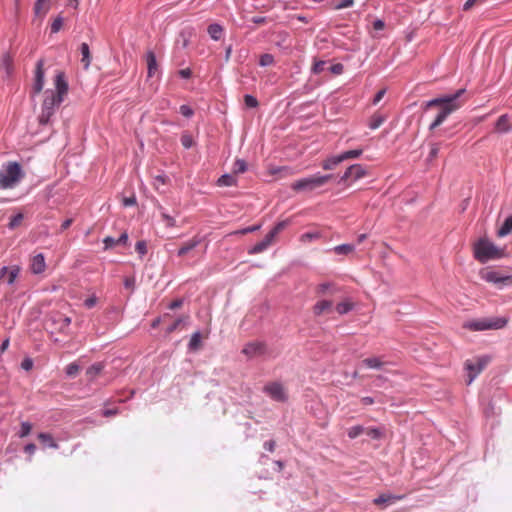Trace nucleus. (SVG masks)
Listing matches in <instances>:
<instances>
[{
	"instance_id": "obj_44",
	"label": "nucleus",
	"mask_w": 512,
	"mask_h": 512,
	"mask_svg": "<svg viewBox=\"0 0 512 512\" xmlns=\"http://www.w3.org/2000/svg\"><path fill=\"white\" fill-rule=\"evenodd\" d=\"M247 170V163L243 159H237L233 164L234 173H244Z\"/></svg>"
},
{
	"instance_id": "obj_64",
	"label": "nucleus",
	"mask_w": 512,
	"mask_h": 512,
	"mask_svg": "<svg viewBox=\"0 0 512 512\" xmlns=\"http://www.w3.org/2000/svg\"><path fill=\"white\" fill-rule=\"evenodd\" d=\"M178 74L183 79H189L192 75V71L190 68H185V69L179 70Z\"/></svg>"
},
{
	"instance_id": "obj_47",
	"label": "nucleus",
	"mask_w": 512,
	"mask_h": 512,
	"mask_svg": "<svg viewBox=\"0 0 512 512\" xmlns=\"http://www.w3.org/2000/svg\"><path fill=\"white\" fill-rule=\"evenodd\" d=\"M333 287H334L333 283L323 282L317 286L316 292H317V294L323 295V294L327 293V291L331 290Z\"/></svg>"
},
{
	"instance_id": "obj_46",
	"label": "nucleus",
	"mask_w": 512,
	"mask_h": 512,
	"mask_svg": "<svg viewBox=\"0 0 512 512\" xmlns=\"http://www.w3.org/2000/svg\"><path fill=\"white\" fill-rule=\"evenodd\" d=\"M365 432L372 439H380L383 436V431L377 427L368 428Z\"/></svg>"
},
{
	"instance_id": "obj_42",
	"label": "nucleus",
	"mask_w": 512,
	"mask_h": 512,
	"mask_svg": "<svg viewBox=\"0 0 512 512\" xmlns=\"http://www.w3.org/2000/svg\"><path fill=\"white\" fill-rule=\"evenodd\" d=\"M80 371V366L76 362L68 364L65 368V373L68 377H75Z\"/></svg>"
},
{
	"instance_id": "obj_6",
	"label": "nucleus",
	"mask_w": 512,
	"mask_h": 512,
	"mask_svg": "<svg viewBox=\"0 0 512 512\" xmlns=\"http://www.w3.org/2000/svg\"><path fill=\"white\" fill-rule=\"evenodd\" d=\"M333 178V174L321 175L319 173L301 178L292 183L291 189L297 192L305 191L312 192L322 186Z\"/></svg>"
},
{
	"instance_id": "obj_43",
	"label": "nucleus",
	"mask_w": 512,
	"mask_h": 512,
	"mask_svg": "<svg viewBox=\"0 0 512 512\" xmlns=\"http://www.w3.org/2000/svg\"><path fill=\"white\" fill-rule=\"evenodd\" d=\"M274 63V56L269 53L262 54L259 58V65L261 67L271 66Z\"/></svg>"
},
{
	"instance_id": "obj_20",
	"label": "nucleus",
	"mask_w": 512,
	"mask_h": 512,
	"mask_svg": "<svg viewBox=\"0 0 512 512\" xmlns=\"http://www.w3.org/2000/svg\"><path fill=\"white\" fill-rule=\"evenodd\" d=\"M511 125L509 123V116L507 114L501 115L495 124V129L499 133H508L511 131Z\"/></svg>"
},
{
	"instance_id": "obj_22",
	"label": "nucleus",
	"mask_w": 512,
	"mask_h": 512,
	"mask_svg": "<svg viewBox=\"0 0 512 512\" xmlns=\"http://www.w3.org/2000/svg\"><path fill=\"white\" fill-rule=\"evenodd\" d=\"M341 162H343L341 153L338 155H332L322 162V168L324 170H333Z\"/></svg>"
},
{
	"instance_id": "obj_59",
	"label": "nucleus",
	"mask_w": 512,
	"mask_h": 512,
	"mask_svg": "<svg viewBox=\"0 0 512 512\" xmlns=\"http://www.w3.org/2000/svg\"><path fill=\"white\" fill-rule=\"evenodd\" d=\"M60 322V331H63L64 329L68 328L71 324V318L64 316L59 319Z\"/></svg>"
},
{
	"instance_id": "obj_26",
	"label": "nucleus",
	"mask_w": 512,
	"mask_h": 512,
	"mask_svg": "<svg viewBox=\"0 0 512 512\" xmlns=\"http://www.w3.org/2000/svg\"><path fill=\"white\" fill-rule=\"evenodd\" d=\"M403 498H404L403 495L382 494V495L378 496L377 498H375L373 500V503L376 505H380L383 503H392L397 500H401Z\"/></svg>"
},
{
	"instance_id": "obj_13",
	"label": "nucleus",
	"mask_w": 512,
	"mask_h": 512,
	"mask_svg": "<svg viewBox=\"0 0 512 512\" xmlns=\"http://www.w3.org/2000/svg\"><path fill=\"white\" fill-rule=\"evenodd\" d=\"M21 267L19 265L3 266L0 269V279H5L8 285H13L20 275Z\"/></svg>"
},
{
	"instance_id": "obj_48",
	"label": "nucleus",
	"mask_w": 512,
	"mask_h": 512,
	"mask_svg": "<svg viewBox=\"0 0 512 512\" xmlns=\"http://www.w3.org/2000/svg\"><path fill=\"white\" fill-rule=\"evenodd\" d=\"M63 26V18L61 16L56 17L51 23V33H58Z\"/></svg>"
},
{
	"instance_id": "obj_62",
	"label": "nucleus",
	"mask_w": 512,
	"mask_h": 512,
	"mask_svg": "<svg viewBox=\"0 0 512 512\" xmlns=\"http://www.w3.org/2000/svg\"><path fill=\"white\" fill-rule=\"evenodd\" d=\"M439 150H440V148H439L438 144H433L431 146V149H430V152H429V155H428V160L431 161L434 158H436L438 153H439Z\"/></svg>"
},
{
	"instance_id": "obj_18",
	"label": "nucleus",
	"mask_w": 512,
	"mask_h": 512,
	"mask_svg": "<svg viewBox=\"0 0 512 512\" xmlns=\"http://www.w3.org/2000/svg\"><path fill=\"white\" fill-rule=\"evenodd\" d=\"M146 61H147V76L149 78L153 77L158 70V63L156 60V55L153 51L149 50L146 53Z\"/></svg>"
},
{
	"instance_id": "obj_24",
	"label": "nucleus",
	"mask_w": 512,
	"mask_h": 512,
	"mask_svg": "<svg viewBox=\"0 0 512 512\" xmlns=\"http://www.w3.org/2000/svg\"><path fill=\"white\" fill-rule=\"evenodd\" d=\"M207 32L211 39H213L214 41H218L222 37L224 29L222 25L218 23H212L208 26Z\"/></svg>"
},
{
	"instance_id": "obj_34",
	"label": "nucleus",
	"mask_w": 512,
	"mask_h": 512,
	"mask_svg": "<svg viewBox=\"0 0 512 512\" xmlns=\"http://www.w3.org/2000/svg\"><path fill=\"white\" fill-rule=\"evenodd\" d=\"M48 0H36L34 4V14L39 16L41 13L46 14L49 10V6L47 5Z\"/></svg>"
},
{
	"instance_id": "obj_15",
	"label": "nucleus",
	"mask_w": 512,
	"mask_h": 512,
	"mask_svg": "<svg viewBox=\"0 0 512 512\" xmlns=\"http://www.w3.org/2000/svg\"><path fill=\"white\" fill-rule=\"evenodd\" d=\"M13 57L8 53H4L0 60V70L5 73L7 78H10L14 73Z\"/></svg>"
},
{
	"instance_id": "obj_38",
	"label": "nucleus",
	"mask_w": 512,
	"mask_h": 512,
	"mask_svg": "<svg viewBox=\"0 0 512 512\" xmlns=\"http://www.w3.org/2000/svg\"><path fill=\"white\" fill-rule=\"evenodd\" d=\"M32 431V424L28 421H23L21 423L20 429L17 433L19 438L27 437Z\"/></svg>"
},
{
	"instance_id": "obj_51",
	"label": "nucleus",
	"mask_w": 512,
	"mask_h": 512,
	"mask_svg": "<svg viewBox=\"0 0 512 512\" xmlns=\"http://www.w3.org/2000/svg\"><path fill=\"white\" fill-rule=\"evenodd\" d=\"M187 318L179 317L177 318L166 330L168 334L174 332L182 323L185 322Z\"/></svg>"
},
{
	"instance_id": "obj_57",
	"label": "nucleus",
	"mask_w": 512,
	"mask_h": 512,
	"mask_svg": "<svg viewBox=\"0 0 512 512\" xmlns=\"http://www.w3.org/2000/svg\"><path fill=\"white\" fill-rule=\"evenodd\" d=\"M97 300H98L97 297L95 295H92V296L88 297L87 299H85L84 306L88 309H91L97 304Z\"/></svg>"
},
{
	"instance_id": "obj_39",
	"label": "nucleus",
	"mask_w": 512,
	"mask_h": 512,
	"mask_svg": "<svg viewBox=\"0 0 512 512\" xmlns=\"http://www.w3.org/2000/svg\"><path fill=\"white\" fill-rule=\"evenodd\" d=\"M362 153H363V149L359 148V149L344 151L341 153V155H342L343 161H345L348 159L359 158L362 155Z\"/></svg>"
},
{
	"instance_id": "obj_2",
	"label": "nucleus",
	"mask_w": 512,
	"mask_h": 512,
	"mask_svg": "<svg viewBox=\"0 0 512 512\" xmlns=\"http://www.w3.org/2000/svg\"><path fill=\"white\" fill-rule=\"evenodd\" d=\"M465 91V89H459L453 94H447L425 102L424 110H427L431 107L439 108V112L436 115L434 121L430 124L429 130L432 131L436 129L447 119L451 113L461 107L462 102L459 101V98L465 93Z\"/></svg>"
},
{
	"instance_id": "obj_29",
	"label": "nucleus",
	"mask_w": 512,
	"mask_h": 512,
	"mask_svg": "<svg viewBox=\"0 0 512 512\" xmlns=\"http://www.w3.org/2000/svg\"><path fill=\"white\" fill-rule=\"evenodd\" d=\"M80 52L82 55L81 62L84 64V68L88 69L91 63V55H90V48L87 43H82L80 45Z\"/></svg>"
},
{
	"instance_id": "obj_63",
	"label": "nucleus",
	"mask_w": 512,
	"mask_h": 512,
	"mask_svg": "<svg viewBox=\"0 0 512 512\" xmlns=\"http://www.w3.org/2000/svg\"><path fill=\"white\" fill-rule=\"evenodd\" d=\"M260 227H261L260 225H253V226H249V227L243 228V229L237 231L236 233L237 234L252 233V232H255V231L259 230Z\"/></svg>"
},
{
	"instance_id": "obj_35",
	"label": "nucleus",
	"mask_w": 512,
	"mask_h": 512,
	"mask_svg": "<svg viewBox=\"0 0 512 512\" xmlns=\"http://www.w3.org/2000/svg\"><path fill=\"white\" fill-rule=\"evenodd\" d=\"M288 220L278 222L267 234L275 239V237L288 225Z\"/></svg>"
},
{
	"instance_id": "obj_61",
	"label": "nucleus",
	"mask_w": 512,
	"mask_h": 512,
	"mask_svg": "<svg viewBox=\"0 0 512 512\" xmlns=\"http://www.w3.org/2000/svg\"><path fill=\"white\" fill-rule=\"evenodd\" d=\"M32 367H33V360L29 357L23 359V361L21 362V368L24 369L25 371L31 370Z\"/></svg>"
},
{
	"instance_id": "obj_53",
	"label": "nucleus",
	"mask_w": 512,
	"mask_h": 512,
	"mask_svg": "<svg viewBox=\"0 0 512 512\" xmlns=\"http://www.w3.org/2000/svg\"><path fill=\"white\" fill-rule=\"evenodd\" d=\"M354 3V0H340L338 3L333 5L335 10H341L344 8L351 7Z\"/></svg>"
},
{
	"instance_id": "obj_31",
	"label": "nucleus",
	"mask_w": 512,
	"mask_h": 512,
	"mask_svg": "<svg viewBox=\"0 0 512 512\" xmlns=\"http://www.w3.org/2000/svg\"><path fill=\"white\" fill-rule=\"evenodd\" d=\"M201 333L200 331H196L191 335L190 341L188 343V349L190 351H197L201 345Z\"/></svg>"
},
{
	"instance_id": "obj_32",
	"label": "nucleus",
	"mask_w": 512,
	"mask_h": 512,
	"mask_svg": "<svg viewBox=\"0 0 512 512\" xmlns=\"http://www.w3.org/2000/svg\"><path fill=\"white\" fill-rule=\"evenodd\" d=\"M354 309V303L350 300H345L336 305V311L340 315H345Z\"/></svg>"
},
{
	"instance_id": "obj_41",
	"label": "nucleus",
	"mask_w": 512,
	"mask_h": 512,
	"mask_svg": "<svg viewBox=\"0 0 512 512\" xmlns=\"http://www.w3.org/2000/svg\"><path fill=\"white\" fill-rule=\"evenodd\" d=\"M365 432V428L361 425H355L348 429L347 435L350 439H355Z\"/></svg>"
},
{
	"instance_id": "obj_60",
	"label": "nucleus",
	"mask_w": 512,
	"mask_h": 512,
	"mask_svg": "<svg viewBox=\"0 0 512 512\" xmlns=\"http://www.w3.org/2000/svg\"><path fill=\"white\" fill-rule=\"evenodd\" d=\"M36 451V445L34 443H28L24 446V452L32 456ZM28 461H31V457L28 458Z\"/></svg>"
},
{
	"instance_id": "obj_9",
	"label": "nucleus",
	"mask_w": 512,
	"mask_h": 512,
	"mask_svg": "<svg viewBox=\"0 0 512 512\" xmlns=\"http://www.w3.org/2000/svg\"><path fill=\"white\" fill-rule=\"evenodd\" d=\"M480 277L488 283L497 285L499 288H502L503 286H512V275H503L495 270H482L480 272Z\"/></svg>"
},
{
	"instance_id": "obj_28",
	"label": "nucleus",
	"mask_w": 512,
	"mask_h": 512,
	"mask_svg": "<svg viewBox=\"0 0 512 512\" xmlns=\"http://www.w3.org/2000/svg\"><path fill=\"white\" fill-rule=\"evenodd\" d=\"M363 365L370 369L380 370L384 366V362L380 357H369L362 361Z\"/></svg>"
},
{
	"instance_id": "obj_33",
	"label": "nucleus",
	"mask_w": 512,
	"mask_h": 512,
	"mask_svg": "<svg viewBox=\"0 0 512 512\" xmlns=\"http://www.w3.org/2000/svg\"><path fill=\"white\" fill-rule=\"evenodd\" d=\"M236 184V179L234 176H232L231 174H223L218 180H217V185L218 186H226V187H229V186H233Z\"/></svg>"
},
{
	"instance_id": "obj_5",
	"label": "nucleus",
	"mask_w": 512,
	"mask_h": 512,
	"mask_svg": "<svg viewBox=\"0 0 512 512\" xmlns=\"http://www.w3.org/2000/svg\"><path fill=\"white\" fill-rule=\"evenodd\" d=\"M507 317H491L469 320L463 323V328L470 331L498 330L508 324Z\"/></svg>"
},
{
	"instance_id": "obj_52",
	"label": "nucleus",
	"mask_w": 512,
	"mask_h": 512,
	"mask_svg": "<svg viewBox=\"0 0 512 512\" xmlns=\"http://www.w3.org/2000/svg\"><path fill=\"white\" fill-rule=\"evenodd\" d=\"M179 112L186 118H191L194 114L193 109L189 105H186V104H183L180 106Z\"/></svg>"
},
{
	"instance_id": "obj_8",
	"label": "nucleus",
	"mask_w": 512,
	"mask_h": 512,
	"mask_svg": "<svg viewBox=\"0 0 512 512\" xmlns=\"http://www.w3.org/2000/svg\"><path fill=\"white\" fill-rule=\"evenodd\" d=\"M263 393L276 402L285 403L288 401V394L283 384L278 381L269 382L263 387Z\"/></svg>"
},
{
	"instance_id": "obj_21",
	"label": "nucleus",
	"mask_w": 512,
	"mask_h": 512,
	"mask_svg": "<svg viewBox=\"0 0 512 512\" xmlns=\"http://www.w3.org/2000/svg\"><path fill=\"white\" fill-rule=\"evenodd\" d=\"M105 365L102 362H96L92 364L86 370V376L89 381H94L96 377L103 371Z\"/></svg>"
},
{
	"instance_id": "obj_40",
	"label": "nucleus",
	"mask_w": 512,
	"mask_h": 512,
	"mask_svg": "<svg viewBox=\"0 0 512 512\" xmlns=\"http://www.w3.org/2000/svg\"><path fill=\"white\" fill-rule=\"evenodd\" d=\"M181 144L185 149H190L194 145V139L192 135L185 131L181 135Z\"/></svg>"
},
{
	"instance_id": "obj_10",
	"label": "nucleus",
	"mask_w": 512,
	"mask_h": 512,
	"mask_svg": "<svg viewBox=\"0 0 512 512\" xmlns=\"http://www.w3.org/2000/svg\"><path fill=\"white\" fill-rule=\"evenodd\" d=\"M367 175L365 167L361 164L350 165L344 174L340 177L338 184L346 182L348 180L357 181Z\"/></svg>"
},
{
	"instance_id": "obj_7",
	"label": "nucleus",
	"mask_w": 512,
	"mask_h": 512,
	"mask_svg": "<svg viewBox=\"0 0 512 512\" xmlns=\"http://www.w3.org/2000/svg\"><path fill=\"white\" fill-rule=\"evenodd\" d=\"M490 361L491 356L482 355L477 357L475 361L467 360L465 362V368L468 371V385L474 381V379L481 373V371L488 365Z\"/></svg>"
},
{
	"instance_id": "obj_45",
	"label": "nucleus",
	"mask_w": 512,
	"mask_h": 512,
	"mask_svg": "<svg viewBox=\"0 0 512 512\" xmlns=\"http://www.w3.org/2000/svg\"><path fill=\"white\" fill-rule=\"evenodd\" d=\"M244 104L247 108H256L259 105L257 98L251 94L244 95Z\"/></svg>"
},
{
	"instance_id": "obj_17",
	"label": "nucleus",
	"mask_w": 512,
	"mask_h": 512,
	"mask_svg": "<svg viewBox=\"0 0 512 512\" xmlns=\"http://www.w3.org/2000/svg\"><path fill=\"white\" fill-rule=\"evenodd\" d=\"M202 239L198 236L193 237L192 239L185 242L177 251V256L182 257L195 249L200 243Z\"/></svg>"
},
{
	"instance_id": "obj_37",
	"label": "nucleus",
	"mask_w": 512,
	"mask_h": 512,
	"mask_svg": "<svg viewBox=\"0 0 512 512\" xmlns=\"http://www.w3.org/2000/svg\"><path fill=\"white\" fill-rule=\"evenodd\" d=\"M320 236H321V234L318 231H310V232L303 233L300 236V241L302 243H308V242H312L314 240L319 239Z\"/></svg>"
},
{
	"instance_id": "obj_54",
	"label": "nucleus",
	"mask_w": 512,
	"mask_h": 512,
	"mask_svg": "<svg viewBox=\"0 0 512 512\" xmlns=\"http://www.w3.org/2000/svg\"><path fill=\"white\" fill-rule=\"evenodd\" d=\"M135 250L140 256H144L147 253V245L146 242L141 240L138 241L135 245Z\"/></svg>"
},
{
	"instance_id": "obj_49",
	"label": "nucleus",
	"mask_w": 512,
	"mask_h": 512,
	"mask_svg": "<svg viewBox=\"0 0 512 512\" xmlns=\"http://www.w3.org/2000/svg\"><path fill=\"white\" fill-rule=\"evenodd\" d=\"M22 220H23V215L21 213L15 214L14 216H12L10 218L8 227L10 229H14L21 223Z\"/></svg>"
},
{
	"instance_id": "obj_19",
	"label": "nucleus",
	"mask_w": 512,
	"mask_h": 512,
	"mask_svg": "<svg viewBox=\"0 0 512 512\" xmlns=\"http://www.w3.org/2000/svg\"><path fill=\"white\" fill-rule=\"evenodd\" d=\"M332 306L333 302L331 300H319L313 306V313L315 316H321L323 313L330 311Z\"/></svg>"
},
{
	"instance_id": "obj_11",
	"label": "nucleus",
	"mask_w": 512,
	"mask_h": 512,
	"mask_svg": "<svg viewBox=\"0 0 512 512\" xmlns=\"http://www.w3.org/2000/svg\"><path fill=\"white\" fill-rule=\"evenodd\" d=\"M242 353L249 359L262 356L266 353V344L261 341L249 342L243 347Z\"/></svg>"
},
{
	"instance_id": "obj_1",
	"label": "nucleus",
	"mask_w": 512,
	"mask_h": 512,
	"mask_svg": "<svg viewBox=\"0 0 512 512\" xmlns=\"http://www.w3.org/2000/svg\"><path fill=\"white\" fill-rule=\"evenodd\" d=\"M54 85L55 89H47L44 92L41 113L38 116L40 125H47L51 122L52 117L55 115L68 93V83L63 72H58L55 75Z\"/></svg>"
},
{
	"instance_id": "obj_56",
	"label": "nucleus",
	"mask_w": 512,
	"mask_h": 512,
	"mask_svg": "<svg viewBox=\"0 0 512 512\" xmlns=\"http://www.w3.org/2000/svg\"><path fill=\"white\" fill-rule=\"evenodd\" d=\"M103 243H104V249H106V250L111 249L117 245L116 239L111 236H107L106 238H104Z\"/></svg>"
},
{
	"instance_id": "obj_23",
	"label": "nucleus",
	"mask_w": 512,
	"mask_h": 512,
	"mask_svg": "<svg viewBox=\"0 0 512 512\" xmlns=\"http://www.w3.org/2000/svg\"><path fill=\"white\" fill-rule=\"evenodd\" d=\"M386 119V115L376 112L371 116L368 127L371 130H376L386 121Z\"/></svg>"
},
{
	"instance_id": "obj_30",
	"label": "nucleus",
	"mask_w": 512,
	"mask_h": 512,
	"mask_svg": "<svg viewBox=\"0 0 512 512\" xmlns=\"http://www.w3.org/2000/svg\"><path fill=\"white\" fill-rule=\"evenodd\" d=\"M512 232V214L509 215L497 231L499 237H505Z\"/></svg>"
},
{
	"instance_id": "obj_50",
	"label": "nucleus",
	"mask_w": 512,
	"mask_h": 512,
	"mask_svg": "<svg viewBox=\"0 0 512 512\" xmlns=\"http://www.w3.org/2000/svg\"><path fill=\"white\" fill-rule=\"evenodd\" d=\"M161 217L166 223V227L172 228L176 226V220L165 211L161 212Z\"/></svg>"
},
{
	"instance_id": "obj_14",
	"label": "nucleus",
	"mask_w": 512,
	"mask_h": 512,
	"mask_svg": "<svg viewBox=\"0 0 512 512\" xmlns=\"http://www.w3.org/2000/svg\"><path fill=\"white\" fill-rule=\"evenodd\" d=\"M30 270L32 274H42L46 270L45 256L43 253H38L31 259Z\"/></svg>"
},
{
	"instance_id": "obj_25",
	"label": "nucleus",
	"mask_w": 512,
	"mask_h": 512,
	"mask_svg": "<svg viewBox=\"0 0 512 512\" xmlns=\"http://www.w3.org/2000/svg\"><path fill=\"white\" fill-rule=\"evenodd\" d=\"M271 175H279L280 177H287L294 174V170L289 166H274L269 168Z\"/></svg>"
},
{
	"instance_id": "obj_58",
	"label": "nucleus",
	"mask_w": 512,
	"mask_h": 512,
	"mask_svg": "<svg viewBox=\"0 0 512 512\" xmlns=\"http://www.w3.org/2000/svg\"><path fill=\"white\" fill-rule=\"evenodd\" d=\"M329 70L332 74L339 75L343 72L344 66L341 63L333 64Z\"/></svg>"
},
{
	"instance_id": "obj_16",
	"label": "nucleus",
	"mask_w": 512,
	"mask_h": 512,
	"mask_svg": "<svg viewBox=\"0 0 512 512\" xmlns=\"http://www.w3.org/2000/svg\"><path fill=\"white\" fill-rule=\"evenodd\" d=\"M273 241L274 239L271 238L268 234H266L263 240L251 246L248 249V254L255 255L265 251L272 244Z\"/></svg>"
},
{
	"instance_id": "obj_36",
	"label": "nucleus",
	"mask_w": 512,
	"mask_h": 512,
	"mask_svg": "<svg viewBox=\"0 0 512 512\" xmlns=\"http://www.w3.org/2000/svg\"><path fill=\"white\" fill-rule=\"evenodd\" d=\"M334 252L336 254H350L355 250V246L352 244H341L334 247Z\"/></svg>"
},
{
	"instance_id": "obj_55",
	"label": "nucleus",
	"mask_w": 512,
	"mask_h": 512,
	"mask_svg": "<svg viewBox=\"0 0 512 512\" xmlns=\"http://www.w3.org/2000/svg\"><path fill=\"white\" fill-rule=\"evenodd\" d=\"M325 65H326V62L323 60L316 61L313 64L312 72L314 74H320L324 70Z\"/></svg>"
},
{
	"instance_id": "obj_4",
	"label": "nucleus",
	"mask_w": 512,
	"mask_h": 512,
	"mask_svg": "<svg viewBox=\"0 0 512 512\" xmlns=\"http://www.w3.org/2000/svg\"><path fill=\"white\" fill-rule=\"evenodd\" d=\"M24 177L21 165L14 161L8 162L0 170V188L9 189L15 187Z\"/></svg>"
},
{
	"instance_id": "obj_3",
	"label": "nucleus",
	"mask_w": 512,
	"mask_h": 512,
	"mask_svg": "<svg viewBox=\"0 0 512 512\" xmlns=\"http://www.w3.org/2000/svg\"><path fill=\"white\" fill-rule=\"evenodd\" d=\"M474 258L481 263L501 259L504 251L488 239L481 238L474 244Z\"/></svg>"
},
{
	"instance_id": "obj_12",
	"label": "nucleus",
	"mask_w": 512,
	"mask_h": 512,
	"mask_svg": "<svg viewBox=\"0 0 512 512\" xmlns=\"http://www.w3.org/2000/svg\"><path fill=\"white\" fill-rule=\"evenodd\" d=\"M44 59H39L36 63L35 67V77H34V83H33V94L37 95L39 94L45 83V72H44Z\"/></svg>"
},
{
	"instance_id": "obj_27",
	"label": "nucleus",
	"mask_w": 512,
	"mask_h": 512,
	"mask_svg": "<svg viewBox=\"0 0 512 512\" xmlns=\"http://www.w3.org/2000/svg\"><path fill=\"white\" fill-rule=\"evenodd\" d=\"M38 439L49 448L58 449L59 447L50 433L40 432L38 434Z\"/></svg>"
}]
</instances>
